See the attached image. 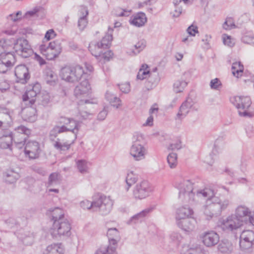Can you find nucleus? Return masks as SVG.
Segmentation results:
<instances>
[{"instance_id":"7ed1b4c3","label":"nucleus","mask_w":254,"mask_h":254,"mask_svg":"<svg viewBox=\"0 0 254 254\" xmlns=\"http://www.w3.org/2000/svg\"><path fill=\"white\" fill-rule=\"evenodd\" d=\"M7 41H0V73H5L13 66L15 60L14 55L9 51Z\"/></svg>"},{"instance_id":"393cba45","label":"nucleus","mask_w":254,"mask_h":254,"mask_svg":"<svg viewBox=\"0 0 254 254\" xmlns=\"http://www.w3.org/2000/svg\"><path fill=\"white\" fill-rule=\"evenodd\" d=\"M178 226L185 231L190 232L193 231L196 224V221L193 218H190L178 221Z\"/></svg>"},{"instance_id":"b1692460","label":"nucleus","mask_w":254,"mask_h":254,"mask_svg":"<svg viewBox=\"0 0 254 254\" xmlns=\"http://www.w3.org/2000/svg\"><path fill=\"white\" fill-rule=\"evenodd\" d=\"M155 208V205H151L137 214L133 215L129 220L130 223H136L141 221L146 216L152 212Z\"/></svg>"},{"instance_id":"8fccbe9b","label":"nucleus","mask_w":254,"mask_h":254,"mask_svg":"<svg viewBox=\"0 0 254 254\" xmlns=\"http://www.w3.org/2000/svg\"><path fill=\"white\" fill-rule=\"evenodd\" d=\"M167 161L171 168H175L177 165V155L175 153H170L167 157Z\"/></svg>"},{"instance_id":"aec40b11","label":"nucleus","mask_w":254,"mask_h":254,"mask_svg":"<svg viewBox=\"0 0 254 254\" xmlns=\"http://www.w3.org/2000/svg\"><path fill=\"white\" fill-rule=\"evenodd\" d=\"M193 102L191 98H188L182 103L178 113L176 120L181 121L185 118L187 115L190 112V109L193 107Z\"/></svg>"},{"instance_id":"cd10ccee","label":"nucleus","mask_w":254,"mask_h":254,"mask_svg":"<svg viewBox=\"0 0 254 254\" xmlns=\"http://www.w3.org/2000/svg\"><path fill=\"white\" fill-rule=\"evenodd\" d=\"M11 122V116L9 110L5 108L0 107V127L3 124L9 125Z\"/></svg>"},{"instance_id":"5701e85b","label":"nucleus","mask_w":254,"mask_h":254,"mask_svg":"<svg viewBox=\"0 0 254 254\" xmlns=\"http://www.w3.org/2000/svg\"><path fill=\"white\" fill-rule=\"evenodd\" d=\"M193 214V210L188 206L179 207L176 211V219L179 221L191 218Z\"/></svg>"},{"instance_id":"4468645a","label":"nucleus","mask_w":254,"mask_h":254,"mask_svg":"<svg viewBox=\"0 0 254 254\" xmlns=\"http://www.w3.org/2000/svg\"><path fill=\"white\" fill-rule=\"evenodd\" d=\"M13 49L18 55L24 58L29 57L32 53L28 41L24 38L18 39L14 44Z\"/></svg>"},{"instance_id":"20e7f679","label":"nucleus","mask_w":254,"mask_h":254,"mask_svg":"<svg viewBox=\"0 0 254 254\" xmlns=\"http://www.w3.org/2000/svg\"><path fill=\"white\" fill-rule=\"evenodd\" d=\"M85 74L82 67L66 66L61 68L60 76L62 79L69 83H75L80 79Z\"/></svg>"},{"instance_id":"39448f33","label":"nucleus","mask_w":254,"mask_h":254,"mask_svg":"<svg viewBox=\"0 0 254 254\" xmlns=\"http://www.w3.org/2000/svg\"><path fill=\"white\" fill-rule=\"evenodd\" d=\"M230 101L237 109L240 116L252 117V113L249 111L252 101L249 97L234 96L230 98Z\"/></svg>"},{"instance_id":"4be33fe9","label":"nucleus","mask_w":254,"mask_h":254,"mask_svg":"<svg viewBox=\"0 0 254 254\" xmlns=\"http://www.w3.org/2000/svg\"><path fill=\"white\" fill-rule=\"evenodd\" d=\"M12 133L10 130L4 131L0 136V148L11 150Z\"/></svg>"},{"instance_id":"6ab92c4d","label":"nucleus","mask_w":254,"mask_h":254,"mask_svg":"<svg viewBox=\"0 0 254 254\" xmlns=\"http://www.w3.org/2000/svg\"><path fill=\"white\" fill-rule=\"evenodd\" d=\"M91 87L86 78L82 80L75 88L74 90V95L77 98H80L82 95H88L91 91Z\"/></svg>"},{"instance_id":"338daca9","label":"nucleus","mask_w":254,"mask_h":254,"mask_svg":"<svg viewBox=\"0 0 254 254\" xmlns=\"http://www.w3.org/2000/svg\"><path fill=\"white\" fill-rule=\"evenodd\" d=\"M84 65L85 69L86 70V72L84 71L85 74H84L82 77L84 78V77L85 76V78H86L87 74L90 75V73L93 71L94 68L90 64L88 63H85Z\"/></svg>"},{"instance_id":"4d7b16f0","label":"nucleus","mask_w":254,"mask_h":254,"mask_svg":"<svg viewBox=\"0 0 254 254\" xmlns=\"http://www.w3.org/2000/svg\"><path fill=\"white\" fill-rule=\"evenodd\" d=\"M80 206L84 209L92 208L95 211L94 201L90 202L88 200H84L80 202Z\"/></svg>"},{"instance_id":"473e14b6","label":"nucleus","mask_w":254,"mask_h":254,"mask_svg":"<svg viewBox=\"0 0 254 254\" xmlns=\"http://www.w3.org/2000/svg\"><path fill=\"white\" fill-rule=\"evenodd\" d=\"M44 13V9L41 6H37L26 12L24 17L26 18H28L33 17H39L42 16V14Z\"/></svg>"},{"instance_id":"c03bdc74","label":"nucleus","mask_w":254,"mask_h":254,"mask_svg":"<svg viewBox=\"0 0 254 254\" xmlns=\"http://www.w3.org/2000/svg\"><path fill=\"white\" fill-rule=\"evenodd\" d=\"M50 211L52 213V219L54 220H59L60 219H65L64 217V211L63 209L56 207L53 209L50 210Z\"/></svg>"},{"instance_id":"58836bf2","label":"nucleus","mask_w":254,"mask_h":254,"mask_svg":"<svg viewBox=\"0 0 254 254\" xmlns=\"http://www.w3.org/2000/svg\"><path fill=\"white\" fill-rule=\"evenodd\" d=\"M60 139L58 138L57 140L54 143V146L57 149L60 150H67L69 149L71 144H73L75 140H73L71 142L66 141L64 143L60 142Z\"/></svg>"},{"instance_id":"a878e982","label":"nucleus","mask_w":254,"mask_h":254,"mask_svg":"<svg viewBox=\"0 0 254 254\" xmlns=\"http://www.w3.org/2000/svg\"><path fill=\"white\" fill-rule=\"evenodd\" d=\"M147 22V18L143 12H139L132 15L129 20L130 24L137 27L143 26Z\"/></svg>"},{"instance_id":"de8ad7c7","label":"nucleus","mask_w":254,"mask_h":254,"mask_svg":"<svg viewBox=\"0 0 254 254\" xmlns=\"http://www.w3.org/2000/svg\"><path fill=\"white\" fill-rule=\"evenodd\" d=\"M17 137L19 140V141H17L18 142H17L15 140V133H14L12 134V141L14 142L17 148L21 149L26 143V139L27 137L25 136V135L22 136L21 135H19Z\"/></svg>"},{"instance_id":"3c124183","label":"nucleus","mask_w":254,"mask_h":254,"mask_svg":"<svg viewBox=\"0 0 254 254\" xmlns=\"http://www.w3.org/2000/svg\"><path fill=\"white\" fill-rule=\"evenodd\" d=\"M242 240H249L252 242L254 241V232L251 230L243 231L240 236Z\"/></svg>"},{"instance_id":"c9c22d12","label":"nucleus","mask_w":254,"mask_h":254,"mask_svg":"<svg viewBox=\"0 0 254 254\" xmlns=\"http://www.w3.org/2000/svg\"><path fill=\"white\" fill-rule=\"evenodd\" d=\"M182 254H203L202 248L198 246L194 247H183Z\"/></svg>"},{"instance_id":"052dcab7","label":"nucleus","mask_w":254,"mask_h":254,"mask_svg":"<svg viewBox=\"0 0 254 254\" xmlns=\"http://www.w3.org/2000/svg\"><path fill=\"white\" fill-rule=\"evenodd\" d=\"M253 242L247 240L240 239V247L242 250H245L251 248L252 246Z\"/></svg>"},{"instance_id":"864d4df0","label":"nucleus","mask_w":254,"mask_h":254,"mask_svg":"<svg viewBox=\"0 0 254 254\" xmlns=\"http://www.w3.org/2000/svg\"><path fill=\"white\" fill-rule=\"evenodd\" d=\"M77 166L79 171L82 174L88 172L87 162L83 160H78L77 162Z\"/></svg>"},{"instance_id":"0eeeda50","label":"nucleus","mask_w":254,"mask_h":254,"mask_svg":"<svg viewBox=\"0 0 254 254\" xmlns=\"http://www.w3.org/2000/svg\"><path fill=\"white\" fill-rule=\"evenodd\" d=\"M71 226L67 219H60L55 220L51 234L54 238L61 236H69L70 235Z\"/></svg>"},{"instance_id":"ea45409f","label":"nucleus","mask_w":254,"mask_h":254,"mask_svg":"<svg viewBox=\"0 0 254 254\" xmlns=\"http://www.w3.org/2000/svg\"><path fill=\"white\" fill-rule=\"evenodd\" d=\"M20 177L18 173L9 171L4 173V179L6 182L11 184L16 181Z\"/></svg>"},{"instance_id":"0e129e2a","label":"nucleus","mask_w":254,"mask_h":254,"mask_svg":"<svg viewBox=\"0 0 254 254\" xmlns=\"http://www.w3.org/2000/svg\"><path fill=\"white\" fill-rule=\"evenodd\" d=\"M182 148L181 141L180 140H177L174 142L171 143L168 149L172 150H179Z\"/></svg>"},{"instance_id":"f03ea898","label":"nucleus","mask_w":254,"mask_h":254,"mask_svg":"<svg viewBox=\"0 0 254 254\" xmlns=\"http://www.w3.org/2000/svg\"><path fill=\"white\" fill-rule=\"evenodd\" d=\"M147 153V149L144 144L143 135L138 132L134 133L129 148V155L134 160L139 161L145 158Z\"/></svg>"},{"instance_id":"412c9836","label":"nucleus","mask_w":254,"mask_h":254,"mask_svg":"<svg viewBox=\"0 0 254 254\" xmlns=\"http://www.w3.org/2000/svg\"><path fill=\"white\" fill-rule=\"evenodd\" d=\"M107 235L109 239V245L117 249L118 243L121 239L119 231L115 228H109Z\"/></svg>"},{"instance_id":"e2e57ef3","label":"nucleus","mask_w":254,"mask_h":254,"mask_svg":"<svg viewBox=\"0 0 254 254\" xmlns=\"http://www.w3.org/2000/svg\"><path fill=\"white\" fill-rule=\"evenodd\" d=\"M170 239L173 242L178 244L181 241L182 237L178 233L173 232L170 235Z\"/></svg>"},{"instance_id":"603ef678","label":"nucleus","mask_w":254,"mask_h":254,"mask_svg":"<svg viewBox=\"0 0 254 254\" xmlns=\"http://www.w3.org/2000/svg\"><path fill=\"white\" fill-rule=\"evenodd\" d=\"M60 175L57 173H52L49 177L48 181V186H51L59 183Z\"/></svg>"},{"instance_id":"2f4dec72","label":"nucleus","mask_w":254,"mask_h":254,"mask_svg":"<svg viewBox=\"0 0 254 254\" xmlns=\"http://www.w3.org/2000/svg\"><path fill=\"white\" fill-rule=\"evenodd\" d=\"M67 128L62 125L57 124L50 131L49 137L50 139L54 140L59 134L67 132Z\"/></svg>"},{"instance_id":"680f3d73","label":"nucleus","mask_w":254,"mask_h":254,"mask_svg":"<svg viewBox=\"0 0 254 254\" xmlns=\"http://www.w3.org/2000/svg\"><path fill=\"white\" fill-rule=\"evenodd\" d=\"M243 43L254 46V37L250 35H244L242 38Z\"/></svg>"},{"instance_id":"423d86ee","label":"nucleus","mask_w":254,"mask_h":254,"mask_svg":"<svg viewBox=\"0 0 254 254\" xmlns=\"http://www.w3.org/2000/svg\"><path fill=\"white\" fill-rule=\"evenodd\" d=\"M41 54L48 60H53L58 57L62 51L61 43L59 40L50 42L48 45L42 44L39 46Z\"/></svg>"},{"instance_id":"79ce46f5","label":"nucleus","mask_w":254,"mask_h":254,"mask_svg":"<svg viewBox=\"0 0 254 254\" xmlns=\"http://www.w3.org/2000/svg\"><path fill=\"white\" fill-rule=\"evenodd\" d=\"M187 85L188 83L185 80L178 79L174 83L173 90L176 93L182 92Z\"/></svg>"},{"instance_id":"13d9d810","label":"nucleus","mask_w":254,"mask_h":254,"mask_svg":"<svg viewBox=\"0 0 254 254\" xmlns=\"http://www.w3.org/2000/svg\"><path fill=\"white\" fill-rule=\"evenodd\" d=\"M210 86L212 89L219 90L221 88L222 84L219 79L215 78L210 81Z\"/></svg>"},{"instance_id":"f704fd0d","label":"nucleus","mask_w":254,"mask_h":254,"mask_svg":"<svg viewBox=\"0 0 254 254\" xmlns=\"http://www.w3.org/2000/svg\"><path fill=\"white\" fill-rule=\"evenodd\" d=\"M151 75L148 65L146 64H142L137 75V79L143 80L147 77H150Z\"/></svg>"},{"instance_id":"72a5a7b5","label":"nucleus","mask_w":254,"mask_h":254,"mask_svg":"<svg viewBox=\"0 0 254 254\" xmlns=\"http://www.w3.org/2000/svg\"><path fill=\"white\" fill-rule=\"evenodd\" d=\"M46 80L48 84L54 86L58 81V77L53 71L51 69H48L46 71Z\"/></svg>"},{"instance_id":"f3484780","label":"nucleus","mask_w":254,"mask_h":254,"mask_svg":"<svg viewBox=\"0 0 254 254\" xmlns=\"http://www.w3.org/2000/svg\"><path fill=\"white\" fill-rule=\"evenodd\" d=\"M14 73L16 81L22 84L26 83L30 77L28 68L25 64L17 65L15 68Z\"/></svg>"},{"instance_id":"09e8293b","label":"nucleus","mask_w":254,"mask_h":254,"mask_svg":"<svg viewBox=\"0 0 254 254\" xmlns=\"http://www.w3.org/2000/svg\"><path fill=\"white\" fill-rule=\"evenodd\" d=\"M183 1L185 3H186L188 0H173V3L175 6V9L174 11L171 12V14L172 16L174 17H178L180 16L182 12V9L181 7L178 6V5Z\"/></svg>"},{"instance_id":"69168bd1","label":"nucleus","mask_w":254,"mask_h":254,"mask_svg":"<svg viewBox=\"0 0 254 254\" xmlns=\"http://www.w3.org/2000/svg\"><path fill=\"white\" fill-rule=\"evenodd\" d=\"M120 90L124 93H128L130 90V85L129 83H125L119 85Z\"/></svg>"},{"instance_id":"49530a36","label":"nucleus","mask_w":254,"mask_h":254,"mask_svg":"<svg viewBox=\"0 0 254 254\" xmlns=\"http://www.w3.org/2000/svg\"><path fill=\"white\" fill-rule=\"evenodd\" d=\"M137 180V175L133 174L132 172H130L129 173L127 174L126 180L127 184V187L126 188V190L128 191L130 187L133 184H135Z\"/></svg>"},{"instance_id":"37998d69","label":"nucleus","mask_w":254,"mask_h":254,"mask_svg":"<svg viewBox=\"0 0 254 254\" xmlns=\"http://www.w3.org/2000/svg\"><path fill=\"white\" fill-rule=\"evenodd\" d=\"M116 250L115 247L110 245L101 247L94 254H116Z\"/></svg>"},{"instance_id":"a18cd8bd","label":"nucleus","mask_w":254,"mask_h":254,"mask_svg":"<svg viewBox=\"0 0 254 254\" xmlns=\"http://www.w3.org/2000/svg\"><path fill=\"white\" fill-rule=\"evenodd\" d=\"M145 46L142 42H139L134 45V49L128 50L127 53L130 56L136 55L139 53L144 48Z\"/></svg>"},{"instance_id":"6e6552de","label":"nucleus","mask_w":254,"mask_h":254,"mask_svg":"<svg viewBox=\"0 0 254 254\" xmlns=\"http://www.w3.org/2000/svg\"><path fill=\"white\" fill-rule=\"evenodd\" d=\"M152 191L149 183L142 181L137 183L133 188L132 198L135 200H141L148 197Z\"/></svg>"},{"instance_id":"6e6d98bb","label":"nucleus","mask_w":254,"mask_h":254,"mask_svg":"<svg viewBox=\"0 0 254 254\" xmlns=\"http://www.w3.org/2000/svg\"><path fill=\"white\" fill-rule=\"evenodd\" d=\"M223 27L227 30L235 28L236 26L234 24L233 19L231 17L227 18L223 25Z\"/></svg>"},{"instance_id":"bb28decb","label":"nucleus","mask_w":254,"mask_h":254,"mask_svg":"<svg viewBox=\"0 0 254 254\" xmlns=\"http://www.w3.org/2000/svg\"><path fill=\"white\" fill-rule=\"evenodd\" d=\"M233 249V244L227 240L221 241L218 245V250L222 254H231Z\"/></svg>"},{"instance_id":"f8f14e48","label":"nucleus","mask_w":254,"mask_h":254,"mask_svg":"<svg viewBox=\"0 0 254 254\" xmlns=\"http://www.w3.org/2000/svg\"><path fill=\"white\" fill-rule=\"evenodd\" d=\"M57 124L64 126L67 128L66 131L71 132L73 134L74 140H76L80 128L78 121L72 118L61 117L58 119Z\"/></svg>"},{"instance_id":"c756f323","label":"nucleus","mask_w":254,"mask_h":254,"mask_svg":"<svg viewBox=\"0 0 254 254\" xmlns=\"http://www.w3.org/2000/svg\"><path fill=\"white\" fill-rule=\"evenodd\" d=\"M45 254H64V248L61 243L53 244L47 247Z\"/></svg>"},{"instance_id":"774afa93","label":"nucleus","mask_w":254,"mask_h":254,"mask_svg":"<svg viewBox=\"0 0 254 254\" xmlns=\"http://www.w3.org/2000/svg\"><path fill=\"white\" fill-rule=\"evenodd\" d=\"M79 115L80 116V119L86 120L90 119L92 117V114L85 111H79Z\"/></svg>"},{"instance_id":"a19ab883","label":"nucleus","mask_w":254,"mask_h":254,"mask_svg":"<svg viewBox=\"0 0 254 254\" xmlns=\"http://www.w3.org/2000/svg\"><path fill=\"white\" fill-rule=\"evenodd\" d=\"M244 70V66L240 62L234 63L232 66V72L234 76L238 77L241 76Z\"/></svg>"},{"instance_id":"7c9ffc66","label":"nucleus","mask_w":254,"mask_h":254,"mask_svg":"<svg viewBox=\"0 0 254 254\" xmlns=\"http://www.w3.org/2000/svg\"><path fill=\"white\" fill-rule=\"evenodd\" d=\"M81 15L78 22V26L81 30H83L87 24V16L88 11L86 8L83 7L80 10Z\"/></svg>"},{"instance_id":"1a4fd4ad","label":"nucleus","mask_w":254,"mask_h":254,"mask_svg":"<svg viewBox=\"0 0 254 254\" xmlns=\"http://www.w3.org/2000/svg\"><path fill=\"white\" fill-rule=\"evenodd\" d=\"M113 203L110 196L101 195L94 200L95 211H98L103 215H107L111 212Z\"/></svg>"},{"instance_id":"f257e3e1","label":"nucleus","mask_w":254,"mask_h":254,"mask_svg":"<svg viewBox=\"0 0 254 254\" xmlns=\"http://www.w3.org/2000/svg\"><path fill=\"white\" fill-rule=\"evenodd\" d=\"M193 185L189 180L177 181L175 186L179 190V198L182 201L190 204L197 201V198L206 199V203L204 206L203 212L207 219H209L220 215L222 212L225 210L230 205L231 201L229 198L223 196H215V192L212 189L205 187L194 191Z\"/></svg>"},{"instance_id":"ddd939ff","label":"nucleus","mask_w":254,"mask_h":254,"mask_svg":"<svg viewBox=\"0 0 254 254\" xmlns=\"http://www.w3.org/2000/svg\"><path fill=\"white\" fill-rule=\"evenodd\" d=\"M41 89V86L39 83L29 85L26 92L22 96L23 101L26 105H33L36 100V96L40 93Z\"/></svg>"},{"instance_id":"2eb2a0df","label":"nucleus","mask_w":254,"mask_h":254,"mask_svg":"<svg viewBox=\"0 0 254 254\" xmlns=\"http://www.w3.org/2000/svg\"><path fill=\"white\" fill-rule=\"evenodd\" d=\"M24 153L30 159L38 158L41 152L39 142L34 140L28 141L25 144Z\"/></svg>"},{"instance_id":"9d476101","label":"nucleus","mask_w":254,"mask_h":254,"mask_svg":"<svg viewBox=\"0 0 254 254\" xmlns=\"http://www.w3.org/2000/svg\"><path fill=\"white\" fill-rule=\"evenodd\" d=\"M113 29L109 28L108 32L102 38L100 42L96 44L91 43L89 46V50L92 55L95 57L98 56V54L101 52V49H106L109 47L113 39Z\"/></svg>"},{"instance_id":"9b49d317","label":"nucleus","mask_w":254,"mask_h":254,"mask_svg":"<svg viewBox=\"0 0 254 254\" xmlns=\"http://www.w3.org/2000/svg\"><path fill=\"white\" fill-rule=\"evenodd\" d=\"M234 215L243 224L244 223L254 226V211L252 212L246 206L239 205L236 208Z\"/></svg>"},{"instance_id":"5fc2aeb1","label":"nucleus","mask_w":254,"mask_h":254,"mask_svg":"<svg viewBox=\"0 0 254 254\" xmlns=\"http://www.w3.org/2000/svg\"><path fill=\"white\" fill-rule=\"evenodd\" d=\"M223 43L225 45L230 47H233L235 43V39L232 38L230 36L227 34L222 35Z\"/></svg>"},{"instance_id":"e433bc0d","label":"nucleus","mask_w":254,"mask_h":254,"mask_svg":"<svg viewBox=\"0 0 254 254\" xmlns=\"http://www.w3.org/2000/svg\"><path fill=\"white\" fill-rule=\"evenodd\" d=\"M14 133H15V140L17 142L19 141L17 137L19 135H25V136L28 137L31 133V130L24 126H20L15 128Z\"/></svg>"},{"instance_id":"c85d7f7f","label":"nucleus","mask_w":254,"mask_h":254,"mask_svg":"<svg viewBox=\"0 0 254 254\" xmlns=\"http://www.w3.org/2000/svg\"><path fill=\"white\" fill-rule=\"evenodd\" d=\"M23 114L24 120L27 122H34L36 120V110L33 107L26 108L23 111Z\"/></svg>"},{"instance_id":"a211bd4d","label":"nucleus","mask_w":254,"mask_h":254,"mask_svg":"<svg viewBox=\"0 0 254 254\" xmlns=\"http://www.w3.org/2000/svg\"><path fill=\"white\" fill-rule=\"evenodd\" d=\"M203 244L207 247H212L216 245L219 241V236L213 231L204 232L201 236Z\"/></svg>"},{"instance_id":"dca6fc26","label":"nucleus","mask_w":254,"mask_h":254,"mask_svg":"<svg viewBox=\"0 0 254 254\" xmlns=\"http://www.w3.org/2000/svg\"><path fill=\"white\" fill-rule=\"evenodd\" d=\"M243 224L234 214L231 215L221 222V227L223 230L227 231H232L240 228Z\"/></svg>"},{"instance_id":"bf43d9fd","label":"nucleus","mask_w":254,"mask_h":254,"mask_svg":"<svg viewBox=\"0 0 254 254\" xmlns=\"http://www.w3.org/2000/svg\"><path fill=\"white\" fill-rule=\"evenodd\" d=\"M51 97L49 93L43 91L41 93V102L44 106H46L50 102Z\"/></svg>"},{"instance_id":"4c0bfd02","label":"nucleus","mask_w":254,"mask_h":254,"mask_svg":"<svg viewBox=\"0 0 254 254\" xmlns=\"http://www.w3.org/2000/svg\"><path fill=\"white\" fill-rule=\"evenodd\" d=\"M113 53L111 51H107L104 53H101L98 54L96 57L97 59L102 64H104L106 62L109 61L112 58Z\"/></svg>"}]
</instances>
